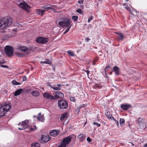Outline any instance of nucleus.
<instances>
[{"instance_id": "nucleus-44", "label": "nucleus", "mask_w": 147, "mask_h": 147, "mask_svg": "<svg viewBox=\"0 0 147 147\" xmlns=\"http://www.w3.org/2000/svg\"><path fill=\"white\" fill-rule=\"evenodd\" d=\"M0 67L3 68H8V66L7 65H5L3 64H0Z\"/></svg>"}, {"instance_id": "nucleus-32", "label": "nucleus", "mask_w": 147, "mask_h": 147, "mask_svg": "<svg viewBox=\"0 0 147 147\" xmlns=\"http://www.w3.org/2000/svg\"><path fill=\"white\" fill-rule=\"evenodd\" d=\"M110 68L111 67L109 66H107L105 67V74L106 76L107 75L106 72H107V71L109 70Z\"/></svg>"}, {"instance_id": "nucleus-52", "label": "nucleus", "mask_w": 147, "mask_h": 147, "mask_svg": "<svg viewBox=\"0 0 147 147\" xmlns=\"http://www.w3.org/2000/svg\"><path fill=\"white\" fill-rule=\"evenodd\" d=\"M85 71L86 73L88 76L90 72V71H89L88 70H85V71Z\"/></svg>"}, {"instance_id": "nucleus-2", "label": "nucleus", "mask_w": 147, "mask_h": 147, "mask_svg": "<svg viewBox=\"0 0 147 147\" xmlns=\"http://www.w3.org/2000/svg\"><path fill=\"white\" fill-rule=\"evenodd\" d=\"M71 21L69 19L64 18L61 20L58 19L56 21V23L62 27H67L71 26Z\"/></svg>"}, {"instance_id": "nucleus-16", "label": "nucleus", "mask_w": 147, "mask_h": 147, "mask_svg": "<svg viewBox=\"0 0 147 147\" xmlns=\"http://www.w3.org/2000/svg\"><path fill=\"white\" fill-rule=\"evenodd\" d=\"M130 107H131V106L129 104L122 105L121 106V108L125 111L127 110Z\"/></svg>"}, {"instance_id": "nucleus-28", "label": "nucleus", "mask_w": 147, "mask_h": 147, "mask_svg": "<svg viewBox=\"0 0 147 147\" xmlns=\"http://www.w3.org/2000/svg\"><path fill=\"white\" fill-rule=\"evenodd\" d=\"M31 94L33 96H37L39 95V93L36 90L33 91L31 92Z\"/></svg>"}, {"instance_id": "nucleus-3", "label": "nucleus", "mask_w": 147, "mask_h": 147, "mask_svg": "<svg viewBox=\"0 0 147 147\" xmlns=\"http://www.w3.org/2000/svg\"><path fill=\"white\" fill-rule=\"evenodd\" d=\"M73 138V139H75L76 138V136L74 135H71L69 136L64 138L61 142L63 144H65L67 146L71 141V138Z\"/></svg>"}, {"instance_id": "nucleus-62", "label": "nucleus", "mask_w": 147, "mask_h": 147, "mask_svg": "<svg viewBox=\"0 0 147 147\" xmlns=\"http://www.w3.org/2000/svg\"><path fill=\"white\" fill-rule=\"evenodd\" d=\"M34 117H36L37 118V117H37V116H34Z\"/></svg>"}, {"instance_id": "nucleus-48", "label": "nucleus", "mask_w": 147, "mask_h": 147, "mask_svg": "<svg viewBox=\"0 0 147 147\" xmlns=\"http://www.w3.org/2000/svg\"><path fill=\"white\" fill-rule=\"evenodd\" d=\"M27 80V78L26 76H24L22 78V80L23 81H25Z\"/></svg>"}, {"instance_id": "nucleus-60", "label": "nucleus", "mask_w": 147, "mask_h": 147, "mask_svg": "<svg viewBox=\"0 0 147 147\" xmlns=\"http://www.w3.org/2000/svg\"><path fill=\"white\" fill-rule=\"evenodd\" d=\"M144 147H147V144H146L144 145Z\"/></svg>"}, {"instance_id": "nucleus-6", "label": "nucleus", "mask_w": 147, "mask_h": 147, "mask_svg": "<svg viewBox=\"0 0 147 147\" xmlns=\"http://www.w3.org/2000/svg\"><path fill=\"white\" fill-rule=\"evenodd\" d=\"M19 6L23 9L26 11H28V9L30 8H31L30 6L28 5L24 1L22 3H20L19 4Z\"/></svg>"}, {"instance_id": "nucleus-27", "label": "nucleus", "mask_w": 147, "mask_h": 147, "mask_svg": "<svg viewBox=\"0 0 147 147\" xmlns=\"http://www.w3.org/2000/svg\"><path fill=\"white\" fill-rule=\"evenodd\" d=\"M46 61H41L40 63H46L48 64H51L52 63V62L48 59H45Z\"/></svg>"}, {"instance_id": "nucleus-56", "label": "nucleus", "mask_w": 147, "mask_h": 147, "mask_svg": "<svg viewBox=\"0 0 147 147\" xmlns=\"http://www.w3.org/2000/svg\"><path fill=\"white\" fill-rule=\"evenodd\" d=\"M113 71V70H112L111 71L109 72V74L110 75H111L112 74V72Z\"/></svg>"}, {"instance_id": "nucleus-59", "label": "nucleus", "mask_w": 147, "mask_h": 147, "mask_svg": "<svg viewBox=\"0 0 147 147\" xmlns=\"http://www.w3.org/2000/svg\"><path fill=\"white\" fill-rule=\"evenodd\" d=\"M130 11V14H131L133 15H134V14H133V13H132V12L131 11V10H130V11Z\"/></svg>"}, {"instance_id": "nucleus-34", "label": "nucleus", "mask_w": 147, "mask_h": 147, "mask_svg": "<svg viewBox=\"0 0 147 147\" xmlns=\"http://www.w3.org/2000/svg\"><path fill=\"white\" fill-rule=\"evenodd\" d=\"M15 54L16 55L20 57H22L24 55V54L23 53H21L18 52L16 53Z\"/></svg>"}, {"instance_id": "nucleus-15", "label": "nucleus", "mask_w": 147, "mask_h": 147, "mask_svg": "<svg viewBox=\"0 0 147 147\" xmlns=\"http://www.w3.org/2000/svg\"><path fill=\"white\" fill-rule=\"evenodd\" d=\"M115 34L119 35L118 37V38L119 40H123L124 38V36L123 34L121 32H115Z\"/></svg>"}, {"instance_id": "nucleus-42", "label": "nucleus", "mask_w": 147, "mask_h": 147, "mask_svg": "<svg viewBox=\"0 0 147 147\" xmlns=\"http://www.w3.org/2000/svg\"><path fill=\"white\" fill-rule=\"evenodd\" d=\"M71 26H70L68 27V28L65 30V31L64 32V33H63L64 34H65L66 33H67L69 31L70 28L71 27Z\"/></svg>"}, {"instance_id": "nucleus-43", "label": "nucleus", "mask_w": 147, "mask_h": 147, "mask_svg": "<svg viewBox=\"0 0 147 147\" xmlns=\"http://www.w3.org/2000/svg\"><path fill=\"white\" fill-rule=\"evenodd\" d=\"M65 145L62 144V143L61 142L60 145L58 146L57 147H67Z\"/></svg>"}, {"instance_id": "nucleus-19", "label": "nucleus", "mask_w": 147, "mask_h": 147, "mask_svg": "<svg viewBox=\"0 0 147 147\" xmlns=\"http://www.w3.org/2000/svg\"><path fill=\"white\" fill-rule=\"evenodd\" d=\"M67 117L68 113L67 112H66L61 115L60 117V119L61 121H63L65 119L67 118Z\"/></svg>"}, {"instance_id": "nucleus-4", "label": "nucleus", "mask_w": 147, "mask_h": 147, "mask_svg": "<svg viewBox=\"0 0 147 147\" xmlns=\"http://www.w3.org/2000/svg\"><path fill=\"white\" fill-rule=\"evenodd\" d=\"M58 105L59 108L61 109H67L68 107L67 101L63 99L58 101Z\"/></svg>"}, {"instance_id": "nucleus-29", "label": "nucleus", "mask_w": 147, "mask_h": 147, "mask_svg": "<svg viewBox=\"0 0 147 147\" xmlns=\"http://www.w3.org/2000/svg\"><path fill=\"white\" fill-rule=\"evenodd\" d=\"M40 144L38 143H33L31 144V147H39Z\"/></svg>"}, {"instance_id": "nucleus-8", "label": "nucleus", "mask_w": 147, "mask_h": 147, "mask_svg": "<svg viewBox=\"0 0 147 147\" xmlns=\"http://www.w3.org/2000/svg\"><path fill=\"white\" fill-rule=\"evenodd\" d=\"M51 138L49 135L43 134L42 135L41 140H42V142H43V143L47 142L49 141Z\"/></svg>"}, {"instance_id": "nucleus-22", "label": "nucleus", "mask_w": 147, "mask_h": 147, "mask_svg": "<svg viewBox=\"0 0 147 147\" xmlns=\"http://www.w3.org/2000/svg\"><path fill=\"white\" fill-rule=\"evenodd\" d=\"M23 91V89L20 88L16 90L14 93V96H17L20 94Z\"/></svg>"}, {"instance_id": "nucleus-18", "label": "nucleus", "mask_w": 147, "mask_h": 147, "mask_svg": "<svg viewBox=\"0 0 147 147\" xmlns=\"http://www.w3.org/2000/svg\"><path fill=\"white\" fill-rule=\"evenodd\" d=\"M5 111L3 109L1 106L0 107V118L4 116L6 114Z\"/></svg>"}, {"instance_id": "nucleus-55", "label": "nucleus", "mask_w": 147, "mask_h": 147, "mask_svg": "<svg viewBox=\"0 0 147 147\" xmlns=\"http://www.w3.org/2000/svg\"><path fill=\"white\" fill-rule=\"evenodd\" d=\"M123 6H128L127 4L126 3H123Z\"/></svg>"}, {"instance_id": "nucleus-13", "label": "nucleus", "mask_w": 147, "mask_h": 147, "mask_svg": "<svg viewBox=\"0 0 147 147\" xmlns=\"http://www.w3.org/2000/svg\"><path fill=\"white\" fill-rule=\"evenodd\" d=\"M137 123H138L140 126H142L143 127H145V124L144 122V120L141 117L139 118L137 121Z\"/></svg>"}, {"instance_id": "nucleus-37", "label": "nucleus", "mask_w": 147, "mask_h": 147, "mask_svg": "<svg viewBox=\"0 0 147 147\" xmlns=\"http://www.w3.org/2000/svg\"><path fill=\"white\" fill-rule=\"evenodd\" d=\"M76 11L78 13L81 14H83V12L80 9H78L76 10Z\"/></svg>"}, {"instance_id": "nucleus-61", "label": "nucleus", "mask_w": 147, "mask_h": 147, "mask_svg": "<svg viewBox=\"0 0 147 147\" xmlns=\"http://www.w3.org/2000/svg\"><path fill=\"white\" fill-rule=\"evenodd\" d=\"M41 114V113H39L38 114V115H39V116H40V115Z\"/></svg>"}, {"instance_id": "nucleus-58", "label": "nucleus", "mask_w": 147, "mask_h": 147, "mask_svg": "<svg viewBox=\"0 0 147 147\" xmlns=\"http://www.w3.org/2000/svg\"><path fill=\"white\" fill-rule=\"evenodd\" d=\"M63 85H62V86H63ZM62 86V85L60 84H58L57 85V86H58V87H59L60 86Z\"/></svg>"}, {"instance_id": "nucleus-25", "label": "nucleus", "mask_w": 147, "mask_h": 147, "mask_svg": "<svg viewBox=\"0 0 147 147\" xmlns=\"http://www.w3.org/2000/svg\"><path fill=\"white\" fill-rule=\"evenodd\" d=\"M32 49L33 47H30L28 48L27 47V49L26 52H25V53L27 55L30 54Z\"/></svg>"}, {"instance_id": "nucleus-50", "label": "nucleus", "mask_w": 147, "mask_h": 147, "mask_svg": "<svg viewBox=\"0 0 147 147\" xmlns=\"http://www.w3.org/2000/svg\"><path fill=\"white\" fill-rule=\"evenodd\" d=\"M87 140L88 142H90L91 141V140L89 137H88L87 138Z\"/></svg>"}, {"instance_id": "nucleus-14", "label": "nucleus", "mask_w": 147, "mask_h": 147, "mask_svg": "<svg viewBox=\"0 0 147 147\" xmlns=\"http://www.w3.org/2000/svg\"><path fill=\"white\" fill-rule=\"evenodd\" d=\"M59 132V131L58 130H53L50 131L49 132V134L52 136L55 137L58 135Z\"/></svg>"}, {"instance_id": "nucleus-30", "label": "nucleus", "mask_w": 147, "mask_h": 147, "mask_svg": "<svg viewBox=\"0 0 147 147\" xmlns=\"http://www.w3.org/2000/svg\"><path fill=\"white\" fill-rule=\"evenodd\" d=\"M37 119L38 121H40L42 122H43L45 119L43 115L41 116L40 117H37Z\"/></svg>"}, {"instance_id": "nucleus-54", "label": "nucleus", "mask_w": 147, "mask_h": 147, "mask_svg": "<svg viewBox=\"0 0 147 147\" xmlns=\"http://www.w3.org/2000/svg\"><path fill=\"white\" fill-rule=\"evenodd\" d=\"M86 106V105L85 104H83V105H82L80 107V108H82V107H85Z\"/></svg>"}, {"instance_id": "nucleus-10", "label": "nucleus", "mask_w": 147, "mask_h": 147, "mask_svg": "<svg viewBox=\"0 0 147 147\" xmlns=\"http://www.w3.org/2000/svg\"><path fill=\"white\" fill-rule=\"evenodd\" d=\"M28 121L27 120L22 121V128L18 127V129L22 130L27 128L28 126Z\"/></svg>"}, {"instance_id": "nucleus-39", "label": "nucleus", "mask_w": 147, "mask_h": 147, "mask_svg": "<svg viewBox=\"0 0 147 147\" xmlns=\"http://www.w3.org/2000/svg\"><path fill=\"white\" fill-rule=\"evenodd\" d=\"M78 17L77 16H74L72 17V19L74 21H76L77 20Z\"/></svg>"}, {"instance_id": "nucleus-1", "label": "nucleus", "mask_w": 147, "mask_h": 147, "mask_svg": "<svg viewBox=\"0 0 147 147\" xmlns=\"http://www.w3.org/2000/svg\"><path fill=\"white\" fill-rule=\"evenodd\" d=\"M13 22V18L10 16L0 19V29L3 30L11 26Z\"/></svg>"}, {"instance_id": "nucleus-64", "label": "nucleus", "mask_w": 147, "mask_h": 147, "mask_svg": "<svg viewBox=\"0 0 147 147\" xmlns=\"http://www.w3.org/2000/svg\"><path fill=\"white\" fill-rule=\"evenodd\" d=\"M21 124V123H20L18 125H20V124Z\"/></svg>"}, {"instance_id": "nucleus-9", "label": "nucleus", "mask_w": 147, "mask_h": 147, "mask_svg": "<svg viewBox=\"0 0 147 147\" xmlns=\"http://www.w3.org/2000/svg\"><path fill=\"white\" fill-rule=\"evenodd\" d=\"M43 96L44 98L48 99L54 100L55 98V97L52 95L51 93L50 92H44L43 94Z\"/></svg>"}, {"instance_id": "nucleus-35", "label": "nucleus", "mask_w": 147, "mask_h": 147, "mask_svg": "<svg viewBox=\"0 0 147 147\" xmlns=\"http://www.w3.org/2000/svg\"><path fill=\"white\" fill-rule=\"evenodd\" d=\"M94 88H102V86L100 84L95 83L94 86Z\"/></svg>"}, {"instance_id": "nucleus-41", "label": "nucleus", "mask_w": 147, "mask_h": 147, "mask_svg": "<svg viewBox=\"0 0 147 147\" xmlns=\"http://www.w3.org/2000/svg\"><path fill=\"white\" fill-rule=\"evenodd\" d=\"M113 119L114 120L115 123L116 124L117 126H118L119 125L118 121L116 119H115L114 117H113V119Z\"/></svg>"}, {"instance_id": "nucleus-23", "label": "nucleus", "mask_w": 147, "mask_h": 147, "mask_svg": "<svg viewBox=\"0 0 147 147\" xmlns=\"http://www.w3.org/2000/svg\"><path fill=\"white\" fill-rule=\"evenodd\" d=\"M86 136L85 135L81 134L78 136V138L80 141L82 142L85 139Z\"/></svg>"}, {"instance_id": "nucleus-57", "label": "nucleus", "mask_w": 147, "mask_h": 147, "mask_svg": "<svg viewBox=\"0 0 147 147\" xmlns=\"http://www.w3.org/2000/svg\"><path fill=\"white\" fill-rule=\"evenodd\" d=\"M90 39L88 38H86V40L87 41H88L89 40H90Z\"/></svg>"}, {"instance_id": "nucleus-63", "label": "nucleus", "mask_w": 147, "mask_h": 147, "mask_svg": "<svg viewBox=\"0 0 147 147\" xmlns=\"http://www.w3.org/2000/svg\"><path fill=\"white\" fill-rule=\"evenodd\" d=\"M55 67H54V68H53V70L55 71Z\"/></svg>"}, {"instance_id": "nucleus-5", "label": "nucleus", "mask_w": 147, "mask_h": 147, "mask_svg": "<svg viewBox=\"0 0 147 147\" xmlns=\"http://www.w3.org/2000/svg\"><path fill=\"white\" fill-rule=\"evenodd\" d=\"M5 52L6 55L9 57L12 56L13 54V49L12 47L6 46L4 48Z\"/></svg>"}, {"instance_id": "nucleus-46", "label": "nucleus", "mask_w": 147, "mask_h": 147, "mask_svg": "<svg viewBox=\"0 0 147 147\" xmlns=\"http://www.w3.org/2000/svg\"><path fill=\"white\" fill-rule=\"evenodd\" d=\"M84 0H81L80 1L79 0L78 1V3L80 4H82L84 2Z\"/></svg>"}, {"instance_id": "nucleus-11", "label": "nucleus", "mask_w": 147, "mask_h": 147, "mask_svg": "<svg viewBox=\"0 0 147 147\" xmlns=\"http://www.w3.org/2000/svg\"><path fill=\"white\" fill-rule=\"evenodd\" d=\"M55 96L54 99H57V98H62L64 97V94L61 92L57 91L55 92Z\"/></svg>"}, {"instance_id": "nucleus-51", "label": "nucleus", "mask_w": 147, "mask_h": 147, "mask_svg": "<svg viewBox=\"0 0 147 147\" xmlns=\"http://www.w3.org/2000/svg\"><path fill=\"white\" fill-rule=\"evenodd\" d=\"M124 8L125 9H127V10H129V11H130V8L128 7V6H127L126 7H124Z\"/></svg>"}, {"instance_id": "nucleus-17", "label": "nucleus", "mask_w": 147, "mask_h": 147, "mask_svg": "<svg viewBox=\"0 0 147 147\" xmlns=\"http://www.w3.org/2000/svg\"><path fill=\"white\" fill-rule=\"evenodd\" d=\"M113 70L115 72V74L117 76H118L119 75L120 69L117 66L113 67Z\"/></svg>"}, {"instance_id": "nucleus-33", "label": "nucleus", "mask_w": 147, "mask_h": 147, "mask_svg": "<svg viewBox=\"0 0 147 147\" xmlns=\"http://www.w3.org/2000/svg\"><path fill=\"white\" fill-rule=\"evenodd\" d=\"M12 83L14 85H18L21 84V83L18 82L15 80H13L12 82Z\"/></svg>"}, {"instance_id": "nucleus-21", "label": "nucleus", "mask_w": 147, "mask_h": 147, "mask_svg": "<svg viewBox=\"0 0 147 147\" xmlns=\"http://www.w3.org/2000/svg\"><path fill=\"white\" fill-rule=\"evenodd\" d=\"M18 49L22 51L26 52L27 47L24 46H20L18 47Z\"/></svg>"}, {"instance_id": "nucleus-7", "label": "nucleus", "mask_w": 147, "mask_h": 147, "mask_svg": "<svg viewBox=\"0 0 147 147\" xmlns=\"http://www.w3.org/2000/svg\"><path fill=\"white\" fill-rule=\"evenodd\" d=\"M48 39L47 38L39 37L36 39V41L40 43H46L48 41Z\"/></svg>"}, {"instance_id": "nucleus-36", "label": "nucleus", "mask_w": 147, "mask_h": 147, "mask_svg": "<svg viewBox=\"0 0 147 147\" xmlns=\"http://www.w3.org/2000/svg\"><path fill=\"white\" fill-rule=\"evenodd\" d=\"M51 88H52L54 90H60L61 88L60 87H55L53 86H50Z\"/></svg>"}, {"instance_id": "nucleus-38", "label": "nucleus", "mask_w": 147, "mask_h": 147, "mask_svg": "<svg viewBox=\"0 0 147 147\" xmlns=\"http://www.w3.org/2000/svg\"><path fill=\"white\" fill-rule=\"evenodd\" d=\"M67 53L71 56L74 57L75 56L74 54L70 51H68Z\"/></svg>"}, {"instance_id": "nucleus-47", "label": "nucleus", "mask_w": 147, "mask_h": 147, "mask_svg": "<svg viewBox=\"0 0 147 147\" xmlns=\"http://www.w3.org/2000/svg\"><path fill=\"white\" fill-rule=\"evenodd\" d=\"M36 127L35 126H34L33 128H30V130L32 131L33 130H35L36 129Z\"/></svg>"}, {"instance_id": "nucleus-20", "label": "nucleus", "mask_w": 147, "mask_h": 147, "mask_svg": "<svg viewBox=\"0 0 147 147\" xmlns=\"http://www.w3.org/2000/svg\"><path fill=\"white\" fill-rule=\"evenodd\" d=\"M47 6V5H44L42 7V8L47 10L49 9H51L52 10H54V8H53V5H49V6Z\"/></svg>"}, {"instance_id": "nucleus-53", "label": "nucleus", "mask_w": 147, "mask_h": 147, "mask_svg": "<svg viewBox=\"0 0 147 147\" xmlns=\"http://www.w3.org/2000/svg\"><path fill=\"white\" fill-rule=\"evenodd\" d=\"M6 62L5 61H0V64H4Z\"/></svg>"}, {"instance_id": "nucleus-45", "label": "nucleus", "mask_w": 147, "mask_h": 147, "mask_svg": "<svg viewBox=\"0 0 147 147\" xmlns=\"http://www.w3.org/2000/svg\"><path fill=\"white\" fill-rule=\"evenodd\" d=\"M70 100L74 102L75 100V98L73 97H70Z\"/></svg>"}, {"instance_id": "nucleus-31", "label": "nucleus", "mask_w": 147, "mask_h": 147, "mask_svg": "<svg viewBox=\"0 0 147 147\" xmlns=\"http://www.w3.org/2000/svg\"><path fill=\"white\" fill-rule=\"evenodd\" d=\"M125 123V121L123 119H120L119 121V123L121 126H123Z\"/></svg>"}, {"instance_id": "nucleus-49", "label": "nucleus", "mask_w": 147, "mask_h": 147, "mask_svg": "<svg viewBox=\"0 0 147 147\" xmlns=\"http://www.w3.org/2000/svg\"><path fill=\"white\" fill-rule=\"evenodd\" d=\"M93 18V17L92 16H91V17H90V19H89L88 20V22H90L91 20H92Z\"/></svg>"}, {"instance_id": "nucleus-26", "label": "nucleus", "mask_w": 147, "mask_h": 147, "mask_svg": "<svg viewBox=\"0 0 147 147\" xmlns=\"http://www.w3.org/2000/svg\"><path fill=\"white\" fill-rule=\"evenodd\" d=\"M106 115L108 119H112L113 117L111 115V114L109 112H107L106 113Z\"/></svg>"}, {"instance_id": "nucleus-12", "label": "nucleus", "mask_w": 147, "mask_h": 147, "mask_svg": "<svg viewBox=\"0 0 147 147\" xmlns=\"http://www.w3.org/2000/svg\"><path fill=\"white\" fill-rule=\"evenodd\" d=\"M1 107L3 108V109L5 111L6 113L8 112L10 109L11 108V106L5 103L3 105L1 106Z\"/></svg>"}, {"instance_id": "nucleus-24", "label": "nucleus", "mask_w": 147, "mask_h": 147, "mask_svg": "<svg viewBox=\"0 0 147 147\" xmlns=\"http://www.w3.org/2000/svg\"><path fill=\"white\" fill-rule=\"evenodd\" d=\"M45 10L43 9H38L37 11V13L38 14H40L41 16H43L44 14Z\"/></svg>"}, {"instance_id": "nucleus-40", "label": "nucleus", "mask_w": 147, "mask_h": 147, "mask_svg": "<svg viewBox=\"0 0 147 147\" xmlns=\"http://www.w3.org/2000/svg\"><path fill=\"white\" fill-rule=\"evenodd\" d=\"M93 124L94 125H96V126L97 127H99L100 126V124H99L95 122H94L93 123Z\"/></svg>"}]
</instances>
